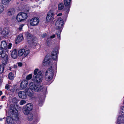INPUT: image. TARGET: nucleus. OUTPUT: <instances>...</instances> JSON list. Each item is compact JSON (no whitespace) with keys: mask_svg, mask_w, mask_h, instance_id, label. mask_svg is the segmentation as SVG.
Returning <instances> with one entry per match:
<instances>
[{"mask_svg":"<svg viewBox=\"0 0 124 124\" xmlns=\"http://www.w3.org/2000/svg\"><path fill=\"white\" fill-rule=\"evenodd\" d=\"M17 67V66L16 65H14L13 68H16Z\"/></svg>","mask_w":124,"mask_h":124,"instance_id":"45","label":"nucleus"},{"mask_svg":"<svg viewBox=\"0 0 124 124\" xmlns=\"http://www.w3.org/2000/svg\"><path fill=\"white\" fill-rule=\"evenodd\" d=\"M25 51L24 49H21L19 50L18 52V55L19 56H22L24 54Z\"/></svg>","mask_w":124,"mask_h":124,"instance_id":"23","label":"nucleus"},{"mask_svg":"<svg viewBox=\"0 0 124 124\" xmlns=\"http://www.w3.org/2000/svg\"><path fill=\"white\" fill-rule=\"evenodd\" d=\"M25 35L29 43L33 41V37L31 34L28 32H27L25 33Z\"/></svg>","mask_w":124,"mask_h":124,"instance_id":"11","label":"nucleus"},{"mask_svg":"<svg viewBox=\"0 0 124 124\" xmlns=\"http://www.w3.org/2000/svg\"><path fill=\"white\" fill-rule=\"evenodd\" d=\"M28 85V82L26 80L23 81L21 83L20 86L22 88H25Z\"/></svg>","mask_w":124,"mask_h":124,"instance_id":"17","label":"nucleus"},{"mask_svg":"<svg viewBox=\"0 0 124 124\" xmlns=\"http://www.w3.org/2000/svg\"><path fill=\"white\" fill-rule=\"evenodd\" d=\"M1 40V38H0V40Z\"/></svg>","mask_w":124,"mask_h":124,"instance_id":"50","label":"nucleus"},{"mask_svg":"<svg viewBox=\"0 0 124 124\" xmlns=\"http://www.w3.org/2000/svg\"><path fill=\"white\" fill-rule=\"evenodd\" d=\"M11 56L13 58L15 59L16 58L17 56V52L16 50L14 49L12 52Z\"/></svg>","mask_w":124,"mask_h":124,"instance_id":"19","label":"nucleus"},{"mask_svg":"<svg viewBox=\"0 0 124 124\" xmlns=\"http://www.w3.org/2000/svg\"><path fill=\"white\" fill-rule=\"evenodd\" d=\"M57 50L56 49H55L51 53V56L52 58L56 62H57L56 59L57 55Z\"/></svg>","mask_w":124,"mask_h":124,"instance_id":"12","label":"nucleus"},{"mask_svg":"<svg viewBox=\"0 0 124 124\" xmlns=\"http://www.w3.org/2000/svg\"><path fill=\"white\" fill-rule=\"evenodd\" d=\"M26 103V101L24 100H22L20 103V105H23L24 104H25Z\"/></svg>","mask_w":124,"mask_h":124,"instance_id":"33","label":"nucleus"},{"mask_svg":"<svg viewBox=\"0 0 124 124\" xmlns=\"http://www.w3.org/2000/svg\"><path fill=\"white\" fill-rule=\"evenodd\" d=\"M123 103H124V100L123 101Z\"/></svg>","mask_w":124,"mask_h":124,"instance_id":"49","label":"nucleus"},{"mask_svg":"<svg viewBox=\"0 0 124 124\" xmlns=\"http://www.w3.org/2000/svg\"><path fill=\"white\" fill-rule=\"evenodd\" d=\"M10 32L9 28L8 27L4 28L1 33L3 36H6L9 34Z\"/></svg>","mask_w":124,"mask_h":124,"instance_id":"13","label":"nucleus"},{"mask_svg":"<svg viewBox=\"0 0 124 124\" xmlns=\"http://www.w3.org/2000/svg\"><path fill=\"white\" fill-rule=\"evenodd\" d=\"M117 121L118 124L122 123H124V117L121 116H119Z\"/></svg>","mask_w":124,"mask_h":124,"instance_id":"18","label":"nucleus"},{"mask_svg":"<svg viewBox=\"0 0 124 124\" xmlns=\"http://www.w3.org/2000/svg\"><path fill=\"white\" fill-rule=\"evenodd\" d=\"M11 0H1L2 4L5 5L8 4L10 2Z\"/></svg>","mask_w":124,"mask_h":124,"instance_id":"26","label":"nucleus"},{"mask_svg":"<svg viewBox=\"0 0 124 124\" xmlns=\"http://www.w3.org/2000/svg\"><path fill=\"white\" fill-rule=\"evenodd\" d=\"M10 111L11 112V117L9 116L7 117V122L8 124H14V120L17 121L18 119V111L16 109L14 108Z\"/></svg>","mask_w":124,"mask_h":124,"instance_id":"3","label":"nucleus"},{"mask_svg":"<svg viewBox=\"0 0 124 124\" xmlns=\"http://www.w3.org/2000/svg\"><path fill=\"white\" fill-rule=\"evenodd\" d=\"M62 15V13H60L59 14H58L57 15V16H61Z\"/></svg>","mask_w":124,"mask_h":124,"instance_id":"43","label":"nucleus"},{"mask_svg":"<svg viewBox=\"0 0 124 124\" xmlns=\"http://www.w3.org/2000/svg\"><path fill=\"white\" fill-rule=\"evenodd\" d=\"M64 5L62 3H61L58 5V9L59 10H62L64 8Z\"/></svg>","mask_w":124,"mask_h":124,"instance_id":"27","label":"nucleus"},{"mask_svg":"<svg viewBox=\"0 0 124 124\" xmlns=\"http://www.w3.org/2000/svg\"><path fill=\"white\" fill-rule=\"evenodd\" d=\"M23 24H21L19 26V31H21L22 30L23 27Z\"/></svg>","mask_w":124,"mask_h":124,"instance_id":"35","label":"nucleus"},{"mask_svg":"<svg viewBox=\"0 0 124 124\" xmlns=\"http://www.w3.org/2000/svg\"><path fill=\"white\" fill-rule=\"evenodd\" d=\"M5 97V96L4 95V96H2L1 97V99L2 100H3V99Z\"/></svg>","mask_w":124,"mask_h":124,"instance_id":"44","label":"nucleus"},{"mask_svg":"<svg viewBox=\"0 0 124 124\" xmlns=\"http://www.w3.org/2000/svg\"><path fill=\"white\" fill-rule=\"evenodd\" d=\"M28 119L29 121H31L32 120L33 118V114L32 113L28 114Z\"/></svg>","mask_w":124,"mask_h":124,"instance_id":"24","label":"nucleus"},{"mask_svg":"<svg viewBox=\"0 0 124 124\" xmlns=\"http://www.w3.org/2000/svg\"><path fill=\"white\" fill-rule=\"evenodd\" d=\"M32 74H30L28 75L26 78L27 80H28L31 79L32 78Z\"/></svg>","mask_w":124,"mask_h":124,"instance_id":"31","label":"nucleus"},{"mask_svg":"<svg viewBox=\"0 0 124 124\" xmlns=\"http://www.w3.org/2000/svg\"><path fill=\"white\" fill-rule=\"evenodd\" d=\"M46 33L43 34L41 35V36L43 38H44L46 36Z\"/></svg>","mask_w":124,"mask_h":124,"instance_id":"40","label":"nucleus"},{"mask_svg":"<svg viewBox=\"0 0 124 124\" xmlns=\"http://www.w3.org/2000/svg\"><path fill=\"white\" fill-rule=\"evenodd\" d=\"M39 105L40 106L42 104V100H40V101H39Z\"/></svg>","mask_w":124,"mask_h":124,"instance_id":"39","label":"nucleus"},{"mask_svg":"<svg viewBox=\"0 0 124 124\" xmlns=\"http://www.w3.org/2000/svg\"><path fill=\"white\" fill-rule=\"evenodd\" d=\"M58 30V31L59 32V33H56V34L57 35L58 37V38L59 39H60V33L61 32L62 30Z\"/></svg>","mask_w":124,"mask_h":124,"instance_id":"32","label":"nucleus"},{"mask_svg":"<svg viewBox=\"0 0 124 124\" xmlns=\"http://www.w3.org/2000/svg\"><path fill=\"white\" fill-rule=\"evenodd\" d=\"M4 7L0 3V14L2 13L4 11Z\"/></svg>","mask_w":124,"mask_h":124,"instance_id":"28","label":"nucleus"},{"mask_svg":"<svg viewBox=\"0 0 124 124\" xmlns=\"http://www.w3.org/2000/svg\"><path fill=\"white\" fill-rule=\"evenodd\" d=\"M4 69V66L3 65H0V73H2L3 72Z\"/></svg>","mask_w":124,"mask_h":124,"instance_id":"30","label":"nucleus"},{"mask_svg":"<svg viewBox=\"0 0 124 124\" xmlns=\"http://www.w3.org/2000/svg\"><path fill=\"white\" fill-rule=\"evenodd\" d=\"M39 19L38 18L35 17L31 19L30 21L31 25L35 26L38 24L39 22Z\"/></svg>","mask_w":124,"mask_h":124,"instance_id":"9","label":"nucleus"},{"mask_svg":"<svg viewBox=\"0 0 124 124\" xmlns=\"http://www.w3.org/2000/svg\"><path fill=\"white\" fill-rule=\"evenodd\" d=\"M8 77L11 80L13 79L14 78V75L12 72H10L9 74Z\"/></svg>","mask_w":124,"mask_h":124,"instance_id":"25","label":"nucleus"},{"mask_svg":"<svg viewBox=\"0 0 124 124\" xmlns=\"http://www.w3.org/2000/svg\"><path fill=\"white\" fill-rule=\"evenodd\" d=\"M10 70H11V69H10Z\"/></svg>","mask_w":124,"mask_h":124,"instance_id":"51","label":"nucleus"},{"mask_svg":"<svg viewBox=\"0 0 124 124\" xmlns=\"http://www.w3.org/2000/svg\"><path fill=\"white\" fill-rule=\"evenodd\" d=\"M1 107L2 106H0V108H1Z\"/></svg>","mask_w":124,"mask_h":124,"instance_id":"48","label":"nucleus"},{"mask_svg":"<svg viewBox=\"0 0 124 124\" xmlns=\"http://www.w3.org/2000/svg\"><path fill=\"white\" fill-rule=\"evenodd\" d=\"M35 83L31 82L30 83L29 86L30 89L36 92L40 91L43 89V87L41 85L36 84Z\"/></svg>","mask_w":124,"mask_h":124,"instance_id":"5","label":"nucleus"},{"mask_svg":"<svg viewBox=\"0 0 124 124\" xmlns=\"http://www.w3.org/2000/svg\"><path fill=\"white\" fill-rule=\"evenodd\" d=\"M63 21L62 19L59 18L56 22L55 26L57 30H62V28L63 25Z\"/></svg>","mask_w":124,"mask_h":124,"instance_id":"6","label":"nucleus"},{"mask_svg":"<svg viewBox=\"0 0 124 124\" xmlns=\"http://www.w3.org/2000/svg\"><path fill=\"white\" fill-rule=\"evenodd\" d=\"M55 37V34H53L51 36L50 38L51 39H53Z\"/></svg>","mask_w":124,"mask_h":124,"instance_id":"42","label":"nucleus"},{"mask_svg":"<svg viewBox=\"0 0 124 124\" xmlns=\"http://www.w3.org/2000/svg\"><path fill=\"white\" fill-rule=\"evenodd\" d=\"M34 75L32 79V80L36 83H39L42 80V77L41 72L39 70V69H36L34 72Z\"/></svg>","mask_w":124,"mask_h":124,"instance_id":"4","label":"nucleus"},{"mask_svg":"<svg viewBox=\"0 0 124 124\" xmlns=\"http://www.w3.org/2000/svg\"><path fill=\"white\" fill-rule=\"evenodd\" d=\"M23 39V35L22 34H20L18 35L15 41V43L17 44L22 41Z\"/></svg>","mask_w":124,"mask_h":124,"instance_id":"14","label":"nucleus"},{"mask_svg":"<svg viewBox=\"0 0 124 124\" xmlns=\"http://www.w3.org/2000/svg\"><path fill=\"white\" fill-rule=\"evenodd\" d=\"M64 3L66 7V8L64 9L66 12L68 13L69 11L70 6V5L71 0H64Z\"/></svg>","mask_w":124,"mask_h":124,"instance_id":"10","label":"nucleus"},{"mask_svg":"<svg viewBox=\"0 0 124 124\" xmlns=\"http://www.w3.org/2000/svg\"><path fill=\"white\" fill-rule=\"evenodd\" d=\"M17 63L18 64V65L20 67L22 66V63L21 62H18Z\"/></svg>","mask_w":124,"mask_h":124,"instance_id":"41","label":"nucleus"},{"mask_svg":"<svg viewBox=\"0 0 124 124\" xmlns=\"http://www.w3.org/2000/svg\"><path fill=\"white\" fill-rule=\"evenodd\" d=\"M26 94L30 97H32L33 95V93L32 90L30 89L26 88L25 90Z\"/></svg>","mask_w":124,"mask_h":124,"instance_id":"16","label":"nucleus"},{"mask_svg":"<svg viewBox=\"0 0 124 124\" xmlns=\"http://www.w3.org/2000/svg\"><path fill=\"white\" fill-rule=\"evenodd\" d=\"M10 86L9 85L7 84L5 86V88L7 89H8L10 88Z\"/></svg>","mask_w":124,"mask_h":124,"instance_id":"34","label":"nucleus"},{"mask_svg":"<svg viewBox=\"0 0 124 124\" xmlns=\"http://www.w3.org/2000/svg\"><path fill=\"white\" fill-rule=\"evenodd\" d=\"M121 110L124 111H122L121 112L122 113H124V106H122L121 107Z\"/></svg>","mask_w":124,"mask_h":124,"instance_id":"38","label":"nucleus"},{"mask_svg":"<svg viewBox=\"0 0 124 124\" xmlns=\"http://www.w3.org/2000/svg\"><path fill=\"white\" fill-rule=\"evenodd\" d=\"M43 64L44 66H47L50 67L46 71L45 73V78L47 81H49L52 78L54 75V70L53 69V62L46 55L43 62Z\"/></svg>","mask_w":124,"mask_h":124,"instance_id":"1","label":"nucleus"},{"mask_svg":"<svg viewBox=\"0 0 124 124\" xmlns=\"http://www.w3.org/2000/svg\"><path fill=\"white\" fill-rule=\"evenodd\" d=\"M30 51L29 50H25L24 52V57H26L30 53Z\"/></svg>","mask_w":124,"mask_h":124,"instance_id":"29","label":"nucleus"},{"mask_svg":"<svg viewBox=\"0 0 124 124\" xmlns=\"http://www.w3.org/2000/svg\"><path fill=\"white\" fill-rule=\"evenodd\" d=\"M16 101V99L15 98H13L12 100V101L13 103H15Z\"/></svg>","mask_w":124,"mask_h":124,"instance_id":"37","label":"nucleus"},{"mask_svg":"<svg viewBox=\"0 0 124 124\" xmlns=\"http://www.w3.org/2000/svg\"><path fill=\"white\" fill-rule=\"evenodd\" d=\"M21 16L20 13H19L17 16L16 19L18 22H21L22 21V18Z\"/></svg>","mask_w":124,"mask_h":124,"instance_id":"22","label":"nucleus"},{"mask_svg":"<svg viewBox=\"0 0 124 124\" xmlns=\"http://www.w3.org/2000/svg\"><path fill=\"white\" fill-rule=\"evenodd\" d=\"M15 12V10L13 8H11L8 10V14L9 16H11L13 15Z\"/></svg>","mask_w":124,"mask_h":124,"instance_id":"20","label":"nucleus"},{"mask_svg":"<svg viewBox=\"0 0 124 124\" xmlns=\"http://www.w3.org/2000/svg\"><path fill=\"white\" fill-rule=\"evenodd\" d=\"M18 95L19 97L21 98L25 99L27 97L26 93L23 91H22L19 92Z\"/></svg>","mask_w":124,"mask_h":124,"instance_id":"15","label":"nucleus"},{"mask_svg":"<svg viewBox=\"0 0 124 124\" xmlns=\"http://www.w3.org/2000/svg\"><path fill=\"white\" fill-rule=\"evenodd\" d=\"M20 13L22 18V21L26 19L27 18L28 16L26 14L23 12Z\"/></svg>","mask_w":124,"mask_h":124,"instance_id":"21","label":"nucleus"},{"mask_svg":"<svg viewBox=\"0 0 124 124\" xmlns=\"http://www.w3.org/2000/svg\"><path fill=\"white\" fill-rule=\"evenodd\" d=\"M2 30V28H0V33H1Z\"/></svg>","mask_w":124,"mask_h":124,"instance_id":"47","label":"nucleus"},{"mask_svg":"<svg viewBox=\"0 0 124 124\" xmlns=\"http://www.w3.org/2000/svg\"><path fill=\"white\" fill-rule=\"evenodd\" d=\"M0 47V58L2 60L3 64L6 65L8 59L7 53V43L6 41H1Z\"/></svg>","mask_w":124,"mask_h":124,"instance_id":"2","label":"nucleus"},{"mask_svg":"<svg viewBox=\"0 0 124 124\" xmlns=\"http://www.w3.org/2000/svg\"><path fill=\"white\" fill-rule=\"evenodd\" d=\"M12 44L10 43H9L8 45V46H7V50H8V49H10L11 47L12 46Z\"/></svg>","mask_w":124,"mask_h":124,"instance_id":"36","label":"nucleus"},{"mask_svg":"<svg viewBox=\"0 0 124 124\" xmlns=\"http://www.w3.org/2000/svg\"><path fill=\"white\" fill-rule=\"evenodd\" d=\"M2 92L1 91H0V96L2 94Z\"/></svg>","mask_w":124,"mask_h":124,"instance_id":"46","label":"nucleus"},{"mask_svg":"<svg viewBox=\"0 0 124 124\" xmlns=\"http://www.w3.org/2000/svg\"><path fill=\"white\" fill-rule=\"evenodd\" d=\"M38 1H39L40 0H38Z\"/></svg>","mask_w":124,"mask_h":124,"instance_id":"52","label":"nucleus"},{"mask_svg":"<svg viewBox=\"0 0 124 124\" xmlns=\"http://www.w3.org/2000/svg\"><path fill=\"white\" fill-rule=\"evenodd\" d=\"M23 110V112L24 114L28 115L32 109L33 106L30 103L27 104Z\"/></svg>","mask_w":124,"mask_h":124,"instance_id":"7","label":"nucleus"},{"mask_svg":"<svg viewBox=\"0 0 124 124\" xmlns=\"http://www.w3.org/2000/svg\"><path fill=\"white\" fill-rule=\"evenodd\" d=\"M54 14L52 10H50L48 12L46 18V20L47 22H49L54 19Z\"/></svg>","mask_w":124,"mask_h":124,"instance_id":"8","label":"nucleus"}]
</instances>
